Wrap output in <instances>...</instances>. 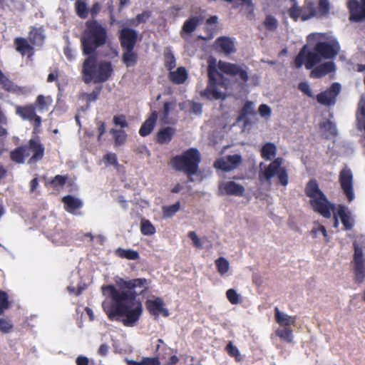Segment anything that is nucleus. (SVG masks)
Returning <instances> with one entry per match:
<instances>
[{"label": "nucleus", "mask_w": 365, "mask_h": 365, "mask_svg": "<svg viewBox=\"0 0 365 365\" xmlns=\"http://www.w3.org/2000/svg\"><path fill=\"white\" fill-rule=\"evenodd\" d=\"M150 281L145 278L125 280L119 278L116 286H103V292H108L110 302H104L103 309L110 321H119L125 327H135L143 314V304L136 298L149 289Z\"/></svg>", "instance_id": "1"}, {"label": "nucleus", "mask_w": 365, "mask_h": 365, "mask_svg": "<svg viewBox=\"0 0 365 365\" xmlns=\"http://www.w3.org/2000/svg\"><path fill=\"white\" fill-rule=\"evenodd\" d=\"M108 41V31L106 26L95 19L86 21L85 29L80 37L83 55L95 54L96 50L105 46Z\"/></svg>", "instance_id": "2"}, {"label": "nucleus", "mask_w": 365, "mask_h": 365, "mask_svg": "<svg viewBox=\"0 0 365 365\" xmlns=\"http://www.w3.org/2000/svg\"><path fill=\"white\" fill-rule=\"evenodd\" d=\"M81 69L82 79L84 83H104L113 73L111 62L101 61L98 62L96 53L87 55Z\"/></svg>", "instance_id": "3"}, {"label": "nucleus", "mask_w": 365, "mask_h": 365, "mask_svg": "<svg viewBox=\"0 0 365 365\" xmlns=\"http://www.w3.org/2000/svg\"><path fill=\"white\" fill-rule=\"evenodd\" d=\"M305 194L309 197L310 205L315 212L327 219L331 217L335 206L319 189L315 179H312L307 183Z\"/></svg>", "instance_id": "4"}, {"label": "nucleus", "mask_w": 365, "mask_h": 365, "mask_svg": "<svg viewBox=\"0 0 365 365\" xmlns=\"http://www.w3.org/2000/svg\"><path fill=\"white\" fill-rule=\"evenodd\" d=\"M200 161V153L194 148H189L181 155H175L171 159L173 168L177 171L183 172L188 176L190 182L193 181L192 176L197 174Z\"/></svg>", "instance_id": "5"}, {"label": "nucleus", "mask_w": 365, "mask_h": 365, "mask_svg": "<svg viewBox=\"0 0 365 365\" xmlns=\"http://www.w3.org/2000/svg\"><path fill=\"white\" fill-rule=\"evenodd\" d=\"M218 74L215 60H209L207 66L208 83L206 88L200 93L202 97L210 100L225 99L226 98V94L218 90L219 86H224L222 82H218L217 80L216 76Z\"/></svg>", "instance_id": "6"}, {"label": "nucleus", "mask_w": 365, "mask_h": 365, "mask_svg": "<svg viewBox=\"0 0 365 365\" xmlns=\"http://www.w3.org/2000/svg\"><path fill=\"white\" fill-rule=\"evenodd\" d=\"M282 158H275L262 173H259V178L261 181L263 180H270L272 178L277 175L279 182L282 185H286L288 182V175L287 171L281 167Z\"/></svg>", "instance_id": "7"}, {"label": "nucleus", "mask_w": 365, "mask_h": 365, "mask_svg": "<svg viewBox=\"0 0 365 365\" xmlns=\"http://www.w3.org/2000/svg\"><path fill=\"white\" fill-rule=\"evenodd\" d=\"M217 67L223 73L231 77H237L243 83H247L249 80L248 68L245 64L220 61Z\"/></svg>", "instance_id": "8"}, {"label": "nucleus", "mask_w": 365, "mask_h": 365, "mask_svg": "<svg viewBox=\"0 0 365 365\" xmlns=\"http://www.w3.org/2000/svg\"><path fill=\"white\" fill-rule=\"evenodd\" d=\"M314 50L319 53L322 58L330 59L338 54L340 46L336 40L333 39L330 41L318 42Z\"/></svg>", "instance_id": "9"}, {"label": "nucleus", "mask_w": 365, "mask_h": 365, "mask_svg": "<svg viewBox=\"0 0 365 365\" xmlns=\"http://www.w3.org/2000/svg\"><path fill=\"white\" fill-rule=\"evenodd\" d=\"M16 114L23 120H27L33 123L35 128L40 127L41 118L36 113V106L34 104L26 106H16Z\"/></svg>", "instance_id": "10"}, {"label": "nucleus", "mask_w": 365, "mask_h": 365, "mask_svg": "<svg viewBox=\"0 0 365 365\" xmlns=\"http://www.w3.org/2000/svg\"><path fill=\"white\" fill-rule=\"evenodd\" d=\"M339 181L344 195L349 202L354 197L353 190V175L351 170L345 167L339 173Z\"/></svg>", "instance_id": "11"}, {"label": "nucleus", "mask_w": 365, "mask_h": 365, "mask_svg": "<svg viewBox=\"0 0 365 365\" xmlns=\"http://www.w3.org/2000/svg\"><path fill=\"white\" fill-rule=\"evenodd\" d=\"M354 263L355 282L360 284L365 279V259L364 258L362 250L358 247H356L354 249Z\"/></svg>", "instance_id": "12"}, {"label": "nucleus", "mask_w": 365, "mask_h": 365, "mask_svg": "<svg viewBox=\"0 0 365 365\" xmlns=\"http://www.w3.org/2000/svg\"><path fill=\"white\" fill-rule=\"evenodd\" d=\"M340 91L341 85L339 83H333L328 89L317 96V102L324 106L334 105Z\"/></svg>", "instance_id": "13"}, {"label": "nucleus", "mask_w": 365, "mask_h": 365, "mask_svg": "<svg viewBox=\"0 0 365 365\" xmlns=\"http://www.w3.org/2000/svg\"><path fill=\"white\" fill-rule=\"evenodd\" d=\"M145 305L150 314L155 317V318H158L160 315L167 317L170 314L168 309L165 307L163 299L160 297H158L153 299H147Z\"/></svg>", "instance_id": "14"}, {"label": "nucleus", "mask_w": 365, "mask_h": 365, "mask_svg": "<svg viewBox=\"0 0 365 365\" xmlns=\"http://www.w3.org/2000/svg\"><path fill=\"white\" fill-rule=\"evenodd\" d=\"M27 147V150L31 152L33 154L29 159V164L36 163L43 158L45 154V148L41 143L39 138H31L29 140L28 144L25 145Z\"/></svg>", "instance_id": "15"}, {"label": "nucleus", "mask_w": 365, "mask_h": 365, "mask_svg": "<svg viewBox=\"0 0 365 365\" xmlns=\"http://www.w3.org/2000/svg\"><path fill=\"white\" fill-rule=\"evenodd\" d=\"M119 40L123 49H134L138 40V33L133 29L123 28L120 31Z\"/></svg>", "instance_id": "16"}, {"label": "nucleus", "mask_w": 365, "mask_h": 365, "mask_svg": "<svg viewBox=\"0 0 365 365\" xmlns=\"http://www.w3.org/2000/svg\"><path fill=\"white\" fill-rule=\"evenodd\" d=\"M242 163L240 155H227L225 159H218L215 162V167L225 172L231 171L237 168Z\"/></svg>", "instance_id": "17"}, {"label": "nucleus", "mask_w": 365, "mask_h": 365, "mask_svg": "<svg viewBox=\"0 0 365 365\" xmlns=\"http://www.w3.org/2000/svg\"><path fill=\"white\" fill-rule=\"evenodd\" d=\"M218 191L222 195H227L241 197L244 195L245 189L243 185L234 181H227L219 184Z\"/></svg>", "instance_id": "18"}, {"label": "nucleus", "mask_w": 365, "mask_h": 365, "mask_svg": "<svg viewBox=\"0 0 365 365\" xmlns=\"http://www.w3.org/2000/svg\"><path fill=\"white\" fill-rule=\"evenodd\" d=\"M347 8L349 11V21L352 22H361L365 20V9L362 4L358 0H349Z\"/></svg>", "instance_id": "19"}, {"label": "nucleus", "mask_w": 365, "mask_h": 365, "mask_svg": "<svg viewBox=\"0 0 365 365\" xmlns=\"http://www.w3.org/2000/svg\"><path fill=\"white\" fill-rule=\"evenodd\" d=\"M14 43L16 51L21 54V56H27L31 58L34 54V46L29 41L23 37H16L14 38Z\"/></svg>", "instance_id": "20"}, {"label": "nucleus", "mask_w": 365, "mask_h": 365, "mask_svg": "<svg viewBox=\"0 0 365 365\" xmlns=\"http://www.w3.org/2000/svg\"><path fill=\"white\" fill-rule=\"evenodd\" d=\"M204 16L200 15L191 16L185 21L180 31V36L183 38L184 34H190L193 33L197 27L204 21Z\"/></svg>", "instance_id": "21"}, {"label": "nucleus", "mask_w": 365, "mask_h": 365, "mask_svg": "<svg viewBox=\"0 0 365 365\" xmlns=\"http://www.w3.org/2000/svg\"><path fill=\"white\" fill-rule=\"evenodd\" d=\"M215 48L225 55H230L235 51L232 40L227 36H220L215 40Z\"/></svg>", "instance_id": "22"}, {"label": "nucleus", "mask_w": 365, "mask_h": 365, "mask_svg": "<svg viewBox=\"0 0 365 365\" xmlns=\"http://www.w3.org/2000/svg\"><path fill=\"white\" fill-rule=\"evenodd\" d=\"M158 113L156 110L151 112L148 118L143 122L139 130V134L142 137L150 135L153 130L158 120Z\"/></svg>", "instance_id": "23"}, {"label": "nucleus", "mask_w": 365, "mask_h": 365, "mask_svg": "<svg viewBox=\"0 0 365 365\" xmlns=\"http://www.w3.org/2000/svg\"><path fill=\"white\" fill-rule=\"evenodd\" d=\"M62 202L64 205L65 210L72 214L75 213L76 210L81 209L83 206L81 200L70 195L63 197Z\"/></svg>", "instance_id": "24"}, {"label": "nucleus", "mask_w": 365, "mask_h": 365, "mask_svg": "<svg viewBox=\"0 0 365 365\" xmlns=\"http://www.w3.org/2000/svg\"><path fill=\"white\" fill-rule=\"evenodd\" d=\"M175 133V129L173 127H165L160 129L156 133L155 140L160 145L168 144Z\"/></svg>", "instance_id": "25"}, {"label": "nucleus", "mask_w": 365, "mask_h": 365, "mask_svg": "<svg viewBox=\"0 0 365 365\" xmlns=\"http://www.w3.org/2000/svg\"><path fill=\"white\" fill-rule=\"evenodd\" d=\"M335 70V65L331 61L325 62L314 68L311 72V77L319 78Z\"/></svg>", "instance_id": "26"}, {"label": "nucleus", "mask_w": 365, "mask_h": 365, "mask_svg": "<svg viewBox=\"0 0 365 365\" xmlns=\"http://www.w3.org/2000/svg\"><path fill=\"white\" fill-rule=\"evenodd\" d=\"M45 36L41 28L32 26L29 33L28 40L34 46H41L43 44Z\"/></svg>", "instance_id": "27"}, {"label": "nucleus", "mask_w": 365, "mask_h": 365, "mask_svg": "<svg viewBox=\"0 0 365 365\" xmlns=\"http://www.w3.org/2000/svg\"><path fill=\"white\" fill-rule=\"evenodd\" d=\"M29 155L27 147L25 145L16 148L10 152L9 155L11 160L17 164H23L25 161V158Z\"/></svg>", "instance_id": "28"}, {"label": "nucleus", "mask_w": 365, "mask_h": 365, "mask_svg": "<svg viewBox=\"0 0 365 365\" xmlns=\"http://www.w3.org/2000/svg\"><path fill=\"white\" fill-rule=\"evenodd\" d=\"M187 78V73L184 67H179L175 71H170L169 79L175 84H182Z\"/></svg>", "instance_id": "29"}, {"label": "nucleus", "mask_w": 365, "mask_h": 365, "mask_svg": "<svg viewBox=\"0 0 365 365\" xmlns=\"http://www.w3.org/2000/svg\"><path fill=\"white\" fill-rule=\"evenodd\" d=\"M114 253L117 257L121 259H126L129 260H136L140 257L139 253L131 249L125 250L119 247L115 250Z\"/></svg>", "instance_id": "30"}, {"label": "nucleus", "mask_w": 365, "mask_h": 365, "mask_svg": "<svg viewBox=\"0 0 365 365\" xmlns=\"http://www.w3.org/2000/svg\"><path fill=\"white\" fill-rule=\"evenodd\" d=\"M277 147L272 143H265L261 149V156L266 160H270L276 155Z\"/></svg>", "instance_id": "31"}, {"label": "nucleus", "mask_w": 365, "mask_h": 365, "mask_svg": "<svg viewBox=\"0 0 365 365\" xmlns=\"http://www.w3.org/2000/svg\"><path fill=\"white\" fill-rule=\"evenodd\" d=\"M125 51L122 55V61L127 66H133L138 62V54L133 51L134 49H124Z\"/></svg>", "instance_id": "32"}, {"label": "nucleus", "mask_w": 365, "mask_h": 365, "mask_svg": "<svg viewBox=\"0 0 365 365\" xmlns=\"http://www.w3.org/2000/svg\"><path fill=\"white\" fill-rule=\"evenodd\" d=\"M274 313L276 322L280 327L290 326L294 322L292 317L281 312L277 307L274 308Z\"/></svg>", "instance_id": "33"}, {"label": "nucleus", "mask_w": 365, "mask_h": 365, "mask_svg": "<svg viewBox=\"0 0 365 365\" xmlns=\"http://www.w3.org/2000/svg\"><path fill=\"white\" fill-rule=\"evenodd\" d=\"M256 112L254 109V103L252 101H247L239 112L238 119L243 120L247 118L249 115H254Z\"/></svg>", "instance_id": "34"}, {"label": "nucleus", "mask_w": 365, "mask_h": 365, "mask_svg": "<svg viewBox=\"0 0 365 365\" xmlns=\"http://www.w3.org/2000/svg\"><path fill=\"white\" fill-rule=\"evenodd\" d=\"M276 335L286 342H291L293 339V331L290 326L280 327L276 330Z\"/></svg>", "instance_id": "35"}, {"label": "nucleus", "mask_w": 365, "mask_h": 365, "mask_svg": "<svg viewBox=\"0 0 365 365\" xmlns=\"http://www.w3.org/2000/svg\"><path fill=\"white\" fill-rule=\"evenodd\" d=\"M110 133L113 135L115 146H120L125 143L127 134L123 129L112 128L110 130Z\"/></svg>", "instance_id": "36"}, {"label": "nucleus", "mask_w": 365, "mask_h": 365, "mask_svg": "<svg viewBox=\"0 0 365 365\" xmlns=\"http://www.w3.org/2000/svg\"><path fill=\"white\" fill-rule=\"evenodd\" d=\"M322 59L319 53L315 50L314 51L309 52L305 56V66L307 69L312 68L316 64H317Z\"/></svg>", "instance_id": "37"}, {"label": "nucleus", "mask_w": 365, "mask_h": 365, "mask_svg": "<svg viewBox=\"0 0 365 365\" xmlns=\"http://www.w3.org/2000/svg\"><path fill=\"white\" fill-rule=\"evenodd\" d=\"M75 11L78 17L85 19L88 17L89 9L85 1L81 0H76L75 2Z\"/></svg>", "instance_id": "38"}, {"label": "nucleus", "mask_w": 365, "mask_h": 365, "mask_svg": "<svg viewBox=\"0 0 365 365\" xmlns=\"http://www.w3.org/2000/svg\"><path fill=\"white\" fill-rule=\"evenodd\" d=\"M215 264L217 272L221 276L225 275L228 272L230 268V264L226 258L223 257H220L219 258L215 259Z\"/></svg>", "instance_id": "39"}, {"label": "nucleus", "mask_w": 365, "mask_h": 365, "mask_svg": "<svg viewBox=\"0 0 365 365\" xmlns=\"http://www.w3.org/2000/svg\"><path fill=\"white\" fill-rule=\"evenodd\" d=\"M337 215L339 216L341 221L346 230H351L352 224L350 222V217L346 212L345 207L343 205H339L337 211Z\"/></svg>", "instance_id": "40"}, {"label": "nucleus", "mask_w": 365, "mask_h": 365, "mask_svg": "<svg viewBox=\"0 0 365 365\" xmlns=\"http://www.w3.org/2000/svg\"><path fill=\"white\" fill-rule=\"evenodd\" d=\"M180 207V202H177L175 204L169 206H163L162 207L163 218H169L173 217L177 212L179 211Z\"/></svg>", "instance_id": "41"}, {"label": "nucleus", "mask_w": 365, "mask_h": 365, "mask_svg": "<svg viewBox=\"0 0 365 365\" xmlns=\"http://www.w3.org/2000/svg\"><path fill=\"white\" fill-rule=\"evenodd\" d=\"M140 232L144 235H152L155 233V227L148 220L143 219L140 222Z\"/></svg>", "instance_id": "42"}, {"label": "nucleus", "mask_w": 365, "mask_h": 365, "mask_svg": "<svg viewBox=\"0 0 365 365\" xmlns=\"http://www.w3.org/2000/svg\"><path fill=\"white\" fill-rule=\"evenodd\" d=\"M320 128L331 136H336L337 135L335 124L329 120L322 122L320 123Z\"/></svg>", "instance_id": "43"}, {"label": "nucleus", "mask_w": 365, "mask_h": 365, "mask_svg": "<svg viewBox=\"0 0 365 365\" xmlns=\"http://www.w3.org/2000/svg\"><path fill=\"white\" fill-rule=\"evenodd\" d=\"M265 29L269 31H274L278 26V21L275 17L272 15H267L263 22Z\"/></svg>", "instance_id": "44"}, {"label": "nucleus", "mask_w": 365, "mask_h": 365, "mask_svg": "<svg viewBox=\"0 0 365 365\" xmlns=\"http://www.w3.org/2000/svg\"><path fill=\"white\" fill-rule=\"evenodd\" d=\"M68 180L67 175H57L50 182L53 187L56 189L63 188Z\"/></svg>", "instance_id": "45"}, {"label": "nucleus", "mask_w": 365, "mask_h": 365, "mask_svg": "<svg viewBox=\"0 0 365 365\" xmlns=\"http://www.w3.org/2000/svg\"><path fill=\"white\" fill-rule=\"evenodd\" d=\"M130 365H160V361L156 357H145L140 361H130Z\"/></svg>", "instance_id": "46"}, {"label": "nucleus", "mask_w": 365, "mask_h": 365, "mask_svg": "<svg viewBox=\"0 0 365 365\" xmlns=\"http://www.w3.org/2000/svg\"><path fill=\"white\" fill-rule=\"evenodd\" d=\"M176 107V101L173 100L171 101H166L163 104V120H165L168 118L170 113L172 110L175 109Z\"/></svg>", "instance_id": "47"}, {"label": "nucleus", "mask_w": 365, "mask_h": 365, "mask_svg": "<svg viewBox=\"0 0 365 365\" xmlns=\"http://www.w3.org/2000/svg\"><path fill=\"white\" fill-rule=\"evenodd\" d=\"M225 349L230 356L235 358L236 361H240L242 360V357L238 349L232 344V341H229L225 347Z\"/></svg>", "instance_id": "48"}, {"label": "nucleus", "mask_w": 365, "mask_h": 365, "mask_svg": "<svg viewBox=\"0 0 365 365\" xmlns=\"http://www.w3.org/2000/svg\"><path fill=\"white\" fill-rule=\"evenodd\" d=\"M10 306L9 296L4 291L0 290V314H4V311Z\"/></svg>", "instance_id": "49"}, {"label": "nucleus", "mask_w": 365, "mask_h": 365, "mask_svg": "<svg viewBox=\"0 0 365 365\" xmlns=\"http://www.w3.org/2000/svg\"><path fill=\"white\" fill-rule=\"evenodd\" d=\"M226 297L232 304L240 303V297L234 289H229L226 292Z\"/></svg>", "instance_id": "50"}, {"label": "nucleus", "mask_w": 365, "mask_h": 365, "mask_svg": "<svg viewBox=\"0 0 365 365\" xmlns=\"http://www.w3.org/2000/svg\"><path fill=\"white\" fill-rule=\"evenodd\" d=\"M113 123L115 126H120L121 128H125L128 126L125 115H116L113 116Z\"/></svg>", "instance_id": "51"}, {"label": "nucleus", "mask_w": 365, "mask_h": 365, "mask_svg": "<svg viewBox=\"0 0 365 365\" xmlns=\"http://www.w3.org/2000/svg\"><path fill=\"white\" fill-rule=\"evenodd\" d=\"M13 324L9 319L0 318V331L9 333L13 329Z\"/></svg>", "instance_id": "52"}, {"label": "nucleus", "mask_w": 365, "mask_h": 365, "mask_svg": "<svg viewBox=\"0 0 365 365\" xmlns=\"http://www.w3.org/2000/svg\"><path fill=\"white\" fill-rule=\"evenodd\" d=\"M318 11L322 16H325L329 12V3L328 0H319Z\"/></svg>", "instance_id": "53"}, {"label": "nucleus", "mask_w": 365, "mask_h": 365, "mask_svg": "<svg viewBox=\"0 0 365 365\" xmlns=\"http://www.w3.org/2000/svg\"><path fill=\"white\" fill-rule=\"evenodd\" d=\"M165 67L168 68V70L171 71L173 68H174L176 66L175 63V58L173 53H166L165 55Z\"/></svg>", "instance_id": "54"}, {"label": "nucleus", "mask_w": 365, "mask_h": 365, "mask_svg": "<svg viewBox=\"0 0 365 365\" xmlns=\"http://www.w3.org/2000/svg\"><path fill=\"white\" fill-rule=\"evenodd\" d=\"M259 115L266 119H269L272 114V110L269 106L266 104H261L259 107Z\"/></svg>", "instance_id": "55"}, {"label": "nucleus", "mask_w": 365, "mask_h": 365, "mask_svg": "<svg viewBox=\"0 0 365 365\" xmlns=\"http://www.w3.org/2000/svg\"><path fill=\"white\" fill-rule=\"evenodd\" d=\"M0 84L2 86L3 88L8 92L11 91L12 86H14V83L4 74H3L0 78Z\"/></svg>", "instance_id": "56"}, {"label": "nucleus", "mask_w": 365, "mask_h": 365, "mask_svg": "<svg viewBox=\"0 0 365 365\" xmlns=\"http://www.w3.org/2000/svg\"><path fill=\"white\" fill-rule=\"evenodd\" d=\"M312 232L314 237H317L319 233H321L324 237H327V232L325 227L319 223L316 224L314 227H313Z\"/></svg>", "instance_id": "57"}, {"label": "nucleus", "mask_w": 365, "mask_h": 365, "mask_svg": "<svg viewBox=\"0 0 365 365\" xmlns=\"http://www.w3.org/2000/svg\"><path fill=\"white\" fill-rule=\"evenodd\" d=\"M298 89L310 98H314V94L309 85L306 82H302L298 84Z\"/></svg>", "instance_id": "58"}, {"label": "nucleus", "mask_w": 365, "mask_h": 365, "mask_svg": "<svg viewBox=\"0 0 365 365\" xmlns=\"http://www.w3.org/2000/svg\"><path fill=\"white\" fill-rule=\"evenodd\" d=\"M34 105L36 106V108H37L38 109V110H43L47 107L45 97L42 95L38 96Z\"/></svg>", "instance_id": "59"}, {"label": "nucleus", "mask_w": 365, "mask_h": 365, "mask_svg": "<svg viewBox=\"0 0 365 365\" xmlns=\"http://www.w3.org/2000/svg\"><path fill=\"white\" fill-rule=\"evenodd\" d=\"M103 160L108 165H118V159L115 153H109L103 156Z\"/></svg>", "instance_id": "60"}, {"label": "nucleus", "mask_w": 365, "mask_h": 365, "mask_svg": "<svg viewBox=\"0 0 365 365\" xmlns=\"http://www.w3.org/2000/svg\"><path fill=\"white\" fill-rule=\"evenodd\" d=\"M187 236L192 240L194 247H195L196 248H202V245L200 239L197 237L195 232H189Z\"/></svg>", "instance_id": "61"}, {"label": "nucleus", "mask_w": 365, "mask_h": 365, "mask_svg": "<svg viewBox=\"0 0 365 365\" xmlns=\"http://www.w3.org/2000/svg\"><path fill=\"white\" fill-rule=\"evenodd\" d=\"M10 92L19 96L25 95L28 93V89L26 87H20L14 84Z\"/></svg>", "instance_id": "62"}, {"label": "nucleus", "mask_w": 365, "mask_h": 365, "mask_svg": "<svg viewBox=\"0 0 365 365\" xmlns=\"http://www.w3.org/2000/svg\"><path fill=\"white\" fill-rule=\"evenodd\" d=\"M190 111L197 115L201 114L202 111V105L200 103L192 102L190 106Z\"/></svg>", "instance_id": "63"}, {"label": "nucleus", "mask_w": 365, "mask_h": 365, "mask_svg": "<svg viewBox=\"0 0 365 365\" xmlns=\"http://www.w3.org/2000/svg\"><path fill=\"white\" fill-rule=\"evenodd\" d=\"M293 4L291 8L288 11L289 16L294 20L297 21V1L295 0H291Z\"/></svg>", "instance_id": "64"}]
</instances>
